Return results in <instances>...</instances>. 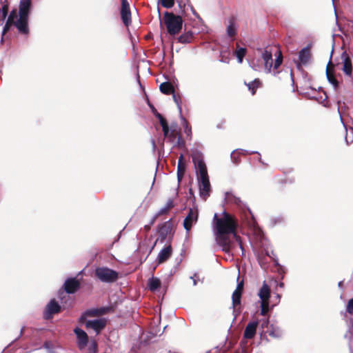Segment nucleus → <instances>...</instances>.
I'll use <instances>...</instances> for the list:
<instances>
[{"instance_id":"14","label":"nucleus","mask_w":353,"mask_h":353,"mask_svg":"<svg viewBox=\"0 0 353 353\" xmlns=\"http://www.w3.org/2000/svg\"><path fill=\"white\" fill-rule=\"evenodd\" d=\"M157 117L159 119V122L162 127L164 136L165 137H168L170 140V141H174V139H176V135H178L179 134L173 133L172 131H170V128L167 124L166 121L160 114L157 113Z\"/></svg>"},{"instance_id":"38","label":"nucleus","mask_w":353,"mask_h":353,"mask_svg":"<svg viewBox=\"0 0 353 353\" xmlns=\"http://www.w3.org/2000/svg\"><path fill=\"white\" fill-rule=\"evenodd\" d=\"M250 66L256 71H259L261 69L260 65L258 63V62H255L254 60H252L250 63Z\"/></svg>"},{"instance_id":"34","label":"nucleus","mask_w":353,"mask_h":353,"mask_svg":"<svg viewBox=\"0 0 353 353\" xmlns=\"http://www.w3.org/2000/svg\"><path fill=\"white\" fill-rule=\"evenodd\" d=\"M175 0H161V4L165 8H171L174 5Z\"/></svg>"},{"instance_id":"47","label":"nucleus","mask_w":353,"mask_h":353,"mask_svg":"<svg viewBox=\"0 0 353 353\" xmlns=\"http://www.w3.org/2000/svg\"><path fill=\"white\" fill-rule=\"evenodd\" d=\"M235 155H236V151H233V152H232V154H231V157H232V159H233L235 161H236V159H235Z\"/></svg>"},{"instance_id":"43","label":"nucleus","mask_w":353,"mask_h":353,"mask_svg":"<svg viewBox=\"0 0 353 353\" xmlns=\"http://www.w3.org/2000/svg\"><path fill=\"white\" fill-rule=\"evenodd\" d=\"M173 206H174V203H173V201H172V199H169V200L167 201V203H166V204H165V207L167 209H168V210H170V208H172Z\"/></svg>"},{"instance_id":"17","label":"nucleus","mask_w":353,"mask_h":353,"mask_svg":"<svg viewBox=\"0 0 353 353\" xmlns=\"http://www.w3.org/2000/svg\"><path fill=\"white\" fill-rule=\"evenodd\" d=\"M243 288V282L241 281L237 284L236 290L234 291L232 294V305L234 307L236 305H238L241 303V294Z\"/></svg>"},{"instance_id":"53","label":"nucleus","mask_w":353,"mask_h":353,"mask_svg":"<svg viewBox=\"0 0 353 353\" xmlns=\"http://www.w3.org/2000/svg\"><path fill=\"white\" fill-rule=\"evenodd\" d=\"M23 330V329L22 328V329L21 330V334H22Z\"/></svg>"},{"instance_id":"21","label":"nucleus","mask_w":353,"mask_h":353,"mask_svg":"<svg viewBox=\"0 0 353 353\" xmlns=\"http://www.w3.org/2000/svg\"><path fill=\"white\" fill-rule=\"evenodd\" d=\"M332 65L331 61H329L327 69H326V76L328 81L334 86V88H336L338 85V81L334 77L332 74H331L330 71V65Z\"/></svg>"},{"instance_id":"40","label":"nucleus","mask_w":353,"mask_h":353,"mask_svg":"<svg viewBox=\"0 0 353 353\" xmlns=\"http://www.w3.org/2000/svg\"><path fill=\"white\" fill-rule=\"evenodd\" d=\"M97 350V343L95 341H90V353H91V351L93 350L94 353L96 352Z\"/></svg>"},{"instance_id":"36","label":"nucleus","mask_w":353,"mask_h":353,"mask_svg":"<svg viewBox=\"0 0 353 353\" xmlns=\"http://www.w3.org/2000/svg\"><path fill=\"white\" fill-rule=\"evenodd\" d=\"M347 312H348L350 314L353 315V298L349 300L347 308H346Z\"/></svg>"},{"instance_id":"51","label":"nucleus","mask_w":353,"mask_h":353,"mask_svg":"<svg viewBox=\"0 0 353 353\" xmlns=\"http://www.w3.org/2000/svg\"><path fill=\"white\" fill-rule=\"evenodd\" d=\"M280 297H281V296H280V295H279V294H276V298L278 299V300H279V299H280Z\"/></svg>"},{"instance_id":"23","label":"nucleus","mask_w":353,"mask_h":353,"mask_svg":"<svg viewBox=\"0 0 353 353\" xmlns=\"http://www.w3.org/2000/svg\"><path fill=\"white\" fill-rule=\"evenodd\" d=\"M220 61L223 63H228L230 59V50L228 48L222 50L220 54Z\"/></svg>"},{"instance_id":"13","label":"nucleus","mask_w":353,"mask_h":353,"mask_svg":"<svg viewBox=\"0 0 353 353\" xmlns=\"http://www.w3.org/2000/svg\"><path fill=\"white\" fill-rule=\"evenodd\" d=\"M341 59L343 64L341 69L345 75L351 77L353 70V63L352 59L345 52L342 54Z\"/></svg>"},{"instance_id":"5","label":"nucleus","mask_w":353,"mask_h":353,"mask_svg":"<svg viewBox=\"0 0 353 353\" xmlns=\"http://www.w3.org/2000/svg\"><path fill=\"white\" fill-rule=\"evenodd\" d=\"M183 22L181 17L172 12H165L163 14V23L168 32L171 35H176L181 32Z\"/></svg>"},{"instance_id":"19","label":"nucleus","mask_w":353,"mask_h":353,"mask_svg":"<svg viewBox=\"0 0 353 353\" xmlns=\"http://www.w3.org/2000/svg\"><path fill=\"white\" fill-rule=\"evenodd\" d=\"M172 254V248L170 245H168L162 249L158 254L159 263H161L168 260Z\"/></svg>"},{"instance_id":"41","label":"nucleus","mask_w":353,"mask_h":353,"mask_svg":"<svg viewBox=\"0 0 353 353\" xmlns=\"http://www.w3.org/2000/svg\"><path fill=\"white\" fill-rule=\"evenodd\" d=\"M173 99L176 104L177 105V107L179 110V112H181V107L179 103V99L176 97V95L173 93Z\"/></svg>"},{"instance_id":"11","label":"nucleus","mask_w":353,"mask_h":353,"mask_svg":"<svg viewBox=\"0 0 353 353\" xmlns=\"http://www.w3.org/2000/svg\"><path fill=\"white\" fill-rule=\"evenodd\" d=\"M121 19L126 27H128L132 22L131 12L130 10L128 0H121Z\"/></svg>"},{"instance_id":"22","label":"nucleus","mask_w":353,"mask_h":353,"mask_svg":"<svg viewBox=\"0 0 353 353\" xmlns=\"http://www.w3.org/2000/svg\"><path fill=\"white\" fill-rule=\"evenodd\" d=\"M161 282L157 278H152L148 281V286L151 291H154L160 287Z\"/></svg>"},{"instance_id":"49","label":"nucleus","mask_w":353,"mask_h":353,"mask_svg":"<svg viewBox=\"0 0 353 353\" xmlns=\"http://www.w3.org/2000/svg\"><path fill=\"white\" fill-rule=\"evenodd\" d=\"M191 279L193 280V285H196V281L194 279V276H191Z\"/></svg>"},{"instance_id":"2","label":"nucleus","mask_w":353,"mask_h":353,"mask_svg":"<svg viewBox=\"0 0 353 353\" xmlns=\"http://www.w3.org/2000/svg\"><path fill=\"white\" fill-rule=\"evenodd\" d=\"M31 8V0H21L18 14L16 10L10 12L3 28L2 34L3 35L8 32L12 26H14L20 33L28 34L29 32L28 18Z\"/></svg>"},{"instance_id":"16","label":"nucleus","mask_w":353,"mask_h":353,"mask_svg":"<svg viewBox=\"0 0 353 353\" xmlns=\"http://www.w3.org/2000/svg\"><path fill=\"white\" fill-rule=\"evenodd\" d=\"M258 326V321H254L250 322L244 331V337L248 339L254 338L256 332V327Z\"/></svg>"},{"instance_id":"32","label":"nucleus","mask_w":353,"mask_h":353,"mask_svg":"<svg viewBox=\"0 0 353 353\" xmlns=\"http://www.w3.org/2000/svg\"><path fill=\"white\" fill-rule=\"evenodd\" d=\"M185 164H178L177 165V175L179 179H181L185 173Z\"/></svg>"},{"instance_id":"6","label":"nucleus","mask_w":353,"mask_h":353,"mask_svg":"<svg viewBox=\"0 0 353 353\" xmlns=\"http://www.w3.org/2000/svg\"><path fill=\"white\" fill-rule=\"evenodd\" d=\"M261 58L263 61L264 70L267 73H272L274 75L278 74L276 70L281 65L283 61L282 54L280 51H278V55L275 59L274 63L273 65L272 54L271 52L264 50L261 54Z\"/></svg>"},{"instance_id":"37","label":"nucleus","mask_w":353,"mask_h":353,"mask_svg":"<svg viewBox=\"0 0 353 353\" xmlns=\"http://www.w3.org/2000/svg\"><path fill=\"white\" fill-rule=\"evenodd\" d=\"M181 119L183 121V125L185 128V132L187 135H190L191 134V129L188 128L186 120L183 117H181Z\"/></svg>"},{"instance_id":"54","label":"nucleus","mask_w":353,"mask_h":353,"mask_svg":"<svg viewBox=\"0 0 353 353\" xmlns=\"http://www.w3.org/2000/svg\"><path fill=\"white\" fill-rule=\"evenodd\" d=\"M341 283H342V282H339V286H341Z\"/></svg>"},{"instance_id":"26","label":"nucleus","mask_w":353,"mask_h":353,"mask_svg":"<svg viewBox=\"0 0 353 353\" xmlns=\"http://www.w3.org/2000/svg\"><path fill=\"white\" fill-rule=\"evenodd\" d=\"M269 335L272 337L279 338L282 336V331L280 328L271 325V330L269 332Z\"/></svg>"},{"instance_id":"3","label":"nucleus","mask_w":353,"mask_h":353,"mask_svg":"<svg viewBox=\"0 0 353 353\" xmlns=\"http://www.w3.org/2000/svg\"><path fill=\"white\" fill-rule=\"evenodd\" d=\"M192 160L196 169L200 195L206 199L210 192V183L206 165L200 155H194Z\"/></svg>"},{"instance_id":"18","label":"nucleus","mask_w":353,"mask_h":353,"mask_svg":"<svg viewBox=\"0 0 353 353\" xmlns=\"http://www.w3.org/2000/svg\"><path fill=\"white\" fill-rule=\"evenodd\" d=\"M310 59V51L308 48H305L299 52L298 66L307 63Z\"/></svg>"},{"instance_id":"9","label":"nucleus","mask_w":353,"mask_h":353,"mask_svg":"<svg viewBox=\"0 0 353 353\" xmlns=\"http://www.w3.org/2000/svg\"><path fill=\"white\" fill-rule=\"evenodd\" d=\"M198 215L199 212L196 208L190 209L189 213L183 221V226L187 232H189L192 225L196 223Z\"/></svg>"},{"instance_id":"48","label":"nucleus","mask_w":353,"mask_h":353,"mask_svg":"<svg viewBox=\"0 0 353 353\" xmlns=\"http://www.w3.org/2000/svg\"><path fill=\"white\" fill-rule=\"evenodd\" d=\"M191 10H192V12L193 14H194L195 17H199L198 14L195 12L194 9L192 7L191 8Z\"/></svg>"},{"instance_id":"8","label":"nucleus","mask_w":353,"mask_h":353,"mask_svg":"<svg viewBox=\"0 0 353 353\" xmlns=\"http://www.w3.org/2000/svg\"><path fill=\"white\" fill-rule=\"evenodd\" d=\"M74 332L77 336V345L80 350H85L88 344V336L87 333L77 327L74 329Z\"/></svg>"},{"instance_id":"30","label":"nucleus","mask_w":353,"mask_h":353,"mask_svg":"<svg viewBox=\"0 0 353 353\" xmlns=\"http://www.w3.org/2000/svg\"><path fill=\"white\" fill-rule=\"evenodd\" d=\"M88 310L84 312L82 316L79 318V323L84 325L85 327L88 329Z\"/></svg>"},{"instance_id":"28","label":"nucleus","mask_w":353,"mask_h":353,"mask_svg":"<svg viewBox=\"0 0 353 353\" xmlns=\"http://www.w3.org/2000/svg\"><path fill=\"white\" fill-rule=\"evenodd\" d=\"M236 27L233 22H230L227 27V34L229 37H232L236 34Z\"/></svg>"},{"instance_id":"25","label":"nucleus","mask_w":353,"mask_h":353,"mask_svg":"<svg viewBox=\"0 0 353 353\" xmlns=\"http://www.w3.org/2000/svg\"><path fill=\"white\" fill-rule=\"evenodd\" d=\"M261 82L259 79H256L253 81L246 84L248 89L252 92V94L255 93L256 89L260 86Z\"/></svg>"},{"instance_id":"42","label":"nucleus","mask_w":353,"mask_h":353,"mask_svg":"<svg viewBox=\"0 0 353 353\" xmlns=\"http://www.w3.org/2000/svg\"><path fill=\"white\" fill-rule=\"evenodd\" d=\"M170 131H172L173 133L179 134L177 125L176 123H172L170 126Z\"/></svg>"},{"instance_id":"12","label":"nucleus","mask_w":353,"mask_h":353,"mask_svg":"<svg viewBox=\"0 0 353 353\" xmlns=\"http://www.w3.org/2000/svg\"><path fill=\"white\" fill-rule=\"evenodd\" d=\"M80 287L79 279L77 278H69L68 279L64 284V290L68 294H72L75 292Z\"/></svg>"},{"instance_id":"24","label":"nucleus","mask_w":353,"mask_h":353,"mask_svg":"<svg viewBox=\"0 0 353 353\" xmlns=\"http://www.w3.org/2000/svg\"><path fill=\"white\" fill-rule=\"evenodd\" d=\"M246 52H247V50H246V48H238L235 50L234 54L236 57V58L238 59V62L239 63H241L243 62V59L245 57Z\"/></svg>"},{"instance_id":"20","label":"nucleus","mask_w":353,"mask_h":353,"mask_svg":"<svg viewBox=\"0 0 353 353\" xmlns=\"http://www.w3.org/2000/svg\"><path fill=\"white\" fill-rule=\"evenodd\" d=\"M159 89L162 93L165 94L174 93V87L169 82L162 83L159 86Z\"/></svg>"},{"instance_id":"46","label":"nucleus","mask_w":353,"mask_h":353,"mask_svg":"<svg viewBox=\"0 0 353 353\" xmlns=\"http://www.w3.org/2000/svg\"><path fill=\"white\" fill-rule=\"evenodd\" d=\"M178 164H185L184 162L183 155L181 154V156L179 158Z\"/></svg>"},{"instance_id":"1","label":"nucleus","mask_w":353,"mask_h":353,"mask_svg":"<svg viewBox=\"0 0 353 353\" xmlns=\"http://www.w3.org/2000/svg\"><path fill=\"white\" fill-rule=\"evenodd\" d=\"M214 232L216 243L222 248L223 251L230 253L238 245L243 250L240 237L236 233V223L230 214L223 212L218 217L214 215Z\"/></svg>"},{"instance_id":"31","label":"nucleus","mask_w":353,"mask_h":353,"mask_svg":"<svg viewBox=\"0 0 353 353\" xmlns=\"http://www.w3.org/2000/svg\"><path fill=\"white\" fill-rule=\"evenodd\" d=\"M269 310L270 302H261V314L265 316Z\"/></svg>"},{"instance_id":"10","label":"nucleus","mask_w":353,"mask_h":353,"mask_svg":"<svg viewBox=\"0 0 353 353\" xmlns=\"http://www.w3.org/2000/svg\"><path fill=\"white\" fill-rule=\"evenodd\" d=\"M60 309L59 304L54 299L50 300L43 312V318L46 320L51 319L53 314L59 312Z\"/></svg>"},{"instance_id":"50","label":"nucleus","mask_w":353,"mask_h":353,"mask_svg":"<svg viewBox=\"0 0 353 353\" xmlns=\"http://www.w3.org/2000/svg\"><path fill=\"white\" fill-rule=\"evenodd\" d=\"M279 285V287L283 288V283H280Z\"/></svg>"},{"instance_id":"45","label":"nucleus","mask_w":353,"mask_h":353,"mask_svg":"<svg viewBox=\"0 0 353 353\" xmlns=\"http://www.w3.org/2000/svg\"><path fill=\"white\" fill-rule=\"evenodd\" d=\"M168 210V209H167L165 207H163V208H161V209L159 211V212H158L157 215H161V214H163L166 213V212H167Z\"/></svg>"},{"instance_id":"39","label":"nucleus","mask_w":353,"mask_h":353,"mask_svg":"<svg viewBox=\"0 0 353 353\" xmlns=\"http://www.w3.org/2000/svg\"><path fill=\"white\" fill-rule=\"evenodd\" d=\"M1 10H2V19L0 20V21H4L5 19L6 18L7 13H8V7L6 6H2Z\"/></svg>"},{"instance_id":"52","label":"nucleus","mask_w":353,"mask_h":353,"mask_svg":"<svg viewBox=\"0 0 353 353\" xmlns=\"http://www.w3.org/2000/svg\"><path fill=\"white\" fill-rule=\"evenodd\" d=\"M180 140H181V137L179 135V136H178V141H177V142H178V143H179V141H180Z\"/></svg>"},{"instance_id":"35","label":"nucleus","mask_w":353,"mask_h":353,"mask_svg":"<svg viewBox=\"0 0 353 353\" xmlns=\"http://www.w3.org/2000/svg\"><path fill=\"white\" fill-rule=\"evenodd\" d=\"M44 347L47 350L48 353H57L54 349L53 344L50 341H46L44 343Z\"/></svg>"},{"instance_id":"15","label":"nucleus","mask_w":353,"mask_h":353,"mask_svg":"<svg viewBox=\"0 0 353 353\" xmlns=\"http://www.w3.org/2000/svg\"><path fill=\"white\" fill-rule=\"evenodd\" d=\"M270 288L264 281L258 292V296L261 300V302H270Z\"/></svg>"},{"instance_id":"33","label":"nucleus","mask_w":353,"mask_h":353,"mask_svg":"<svg viewBox=\"0 0 353 353\" xmlns=\"http://www.w3.org/2000/svg\"><path fill=\"white\" fill-rule=\"evenodd\" d=\"M176 1L181 12H184L185 6L189 3L190 0H176Z\"/></svg>"},{"instance_id":"4","label":"nucleus","mask_w":353,"mask_h":353,"mask_svg":"<svg viewBox=\"0 0 353 353\" xmlns=\"http://www.w3.org/2000/svg\"><path fill=\"white\" fill-rule=\"evenodd\" d=\"M110 310L109 307L90 309V330H92L96 334L100 333L107 324V319L101 316L108 313Z\"/></svg>"},{"instance_id":"7","label":"nucleus","mask_w":353,"mask_h":353,"mask_svg":"<svg viewBox=\"0 0 353 353\" xmlns=\"http://www.w3.org/2000/svg\"><path fill=\"white\" fill-rule=\"evenodd\" d=\"M95 275L101 281L104 283H113L119 277L117 272L105 267L97 268L95 270Z\"/></svg>"},{"instance_id":"29","label":"nucleus","mask_w":353,"mask_h":353,"mask_svg":"<svg viewBox=\"0 0 353 353\" xmlns=\"http://www.w3.org/2000/svg\"><path fill=\"white\" fill-rule=\"evenodd\" d=\"M346 130V135H345V141L346 143H350L353 142V128L350 127L349 128H345Z\"/></svg>"},{"instance_id":"44","label":"nucleus","mask_w":353,"mask_h":353,"mask_svg":"<svg viewBox=\"0 0 353 353\" xmlns=\"http://www.w3.org/2000/svg\"><path fill=\"white\" fill-rule=\"evenodd\" d=\"M268 323H269L268 319L263 320V322L261 323L262 328L268 327Z\"/></svg>"},{"instance_id":"27","label":"nucleus","mask_w":353,"mask_h":353,"mask_svg":"<svg viewBox=\"0 0 353 353\" xmlns=\"http://www.w3.org/2000/svg\"><path fill=\"white\" fill-rule=\"evenodd\" d=\"M192 39V34L190 33V32H188V33L181 34L179 37L178 40L181 43H186L190 42Z\"/></svg>"}]
</instances>
